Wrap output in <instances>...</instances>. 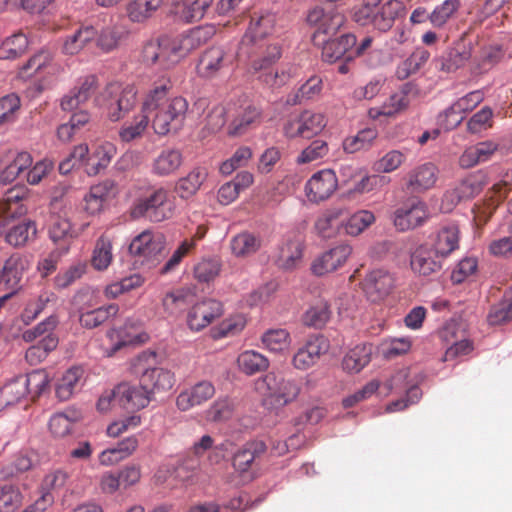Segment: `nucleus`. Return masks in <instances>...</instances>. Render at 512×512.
<instances>
[{
  "mask_svg": "<svg viewBox=\"0 0 512 512\" xmlns=\"http://www.w3.org/2000/svg\"><path fill=\"white\" fill-rule=\"evenodd\" d=\"M169 88L170 81H162L149 92L143 103V112L154 113L152 128L161 136L177 132L182 127L188 110V102L185 98H167Z\"/></svg>",
  "mask_w": 512,
  "mask_h": 512,
  "instance_id": "f257e3e1",
  "label": "nucleus"
},
{
  "mask_svg": "<svg viewBox=\"0 0 512 512\" xmlns=\"http://www.w3.org/2000/svg\"><path fill=\"white\" fill-rule=\"evenodd\" d=\"M281 56L282 47L278 42L239 44L238 57L246 61L251 72L260 73L259 79L270 87L283 86L291 77L285 70L273 69Z\"/></svg>",
  "mask_w": 512,
  "mask_h": 512,
  "instance_id": "f03ea898",
  "label": "nucleus"
},
{
  "mask_svg": "<svg viewBox=\"0 0 512 512\" xmlns=\"http://www.w3.org/2000/svg\"><path fill=\"white\" fill-rule=\"evenodd\" d=\"M185 55L180 39L166 36L147 41L142 49V60L146 65L164 70L172 68Z\"/></svg>",
  "mask_w": 512,
  "mask_h": 512,
  "instance_id": "7ed1b4c3",
  "label": "nucleus"
},
{
  "mask_svg": "<svg viewBox=\"0 0 512 512\" xmlns=\"http://www.w3.org/2000/svg\"><path fill=\"white\" fill-rule=\"evenodd\" d=\"M173 214L172 203L169 200V192L160 187L151 190L147 195L138 198L132 208L133 218L145 217L151 222H162Z\"/></svg>",
  "mask_w": 512,
  "mask_h": 512,
  "instance_id": "20e7f679",
  "label": "nucleus"
},
{
  "mask_svg": "<svg viewBox=\"0 0 512 512\" xmlns=\"http://www.w3.org/2000/svg\"><path fill=\"white\" fill-rule=\"evenodd\" d=\"M266 386L263 404L268 409H277L294 401L299 392V384L292 379H285L273 373L267 374L261 382Z\"/></svg>",
  "mask_w": 512,
  "mask_h": 512,
  "instance_id": "39448f33",
  "label": "nucleus"
},
{
  "mask_svg": "<svg viewBox=\"0 0 512 512\" xmlns=\"http://www.w3.org/2000/svg\"><path fill=\"white\" fill-rule=\"evenodd\" d=\"M227 114L231 118L228 125V134L230 136L246 134L249 130L259 126L262 119L260 107L247 99L239 100V104L229 105Z\"/></svg>",
  "mask_w": 512,
  "mask_h": 512,
  "instance_id": "423d86ee",
  "label": "nucleus"
},
{
  "mask_svg": "<svg viewBox=\"0 0 512 512\" xmlns=\"http://www.w3.org/2000/svg\"><path fill=\"white\" fill-rule=\"evenodd\" d=\"M102 98L106 101L105 105L110 120L118 121L136 105L137 91L131 85L120 89L117 84H110L106 87L102 96L96 98V102L100 105L102 104Z\"/></svg>",
  "mask_w": 512,
  "mask_h": 512,
  "instance_id": "0eeeda50",
  "label": "nucleus"
},
{
  "mask_svg": "<svg viewBox=\"0 0 512 512\" xmlns=\"http://www.w3.org/2000/svg\"><path fill=\"white\" fill-rule=\"evenodd\" d=\"M165 244L166 239L162 233L145 230L132 240L129 251L139 257L142 263L154 265L159 262Z\"/></svg>",
  "mask_w": 512,
  "mask_h": 512,
  "instance_id": "6e6552de",
  "label": "nucleus"
},
{
  "mask_svg": "<svg viewBox=\"0 0 512 512\" xmlns=\"http://www.w3.org/2000/svg\"><path fill=\"white\" fill-rule=\"evenodd\" d=\"M344 16L332 5L316 6L307 15L309 25L315 27L314 41L324 37H333L344 24Z\"/></svg>",
  "mask_w": 512,
  "mask_h": 512,
  "instance_id": "1a4fd4ad",
  "label": "nucleus"
},
{
  "mask_svg": "<svg viewBox=\"0 0 512 512\" xmlns=\"http://www.w3.org/2000/svg\"><path fill=\"white\" fill-rule=\"evenodd\" d=\"M233 61L234 56L223 46H212L202 53L197 73L202 78H215L229 70Z\"/></svg>",
  "mask_w": 512,
  "mask_h": 512,
  "instance_id": "9d476101",
  "label": "nucleus"
},
{
  "mask_svg": "<svg viewBox=\"0 0 512 512\" xmlns=\"http://www.w3.org/2000/svg\"><path fill=\"white\" fill-rule=\"evenodd\" d=\"M394 286V275L381 268L369 271L362 281V290L367 300L372 303L384 300L392 292Z\"/></svg>",
  "mask_w": 512,
  "mask_h": 512,
  "instance_id": "9b49d317",
  "label": "nucleus"
},
{
  "mask_svg": "<svg viewBox=\"0 0 512 512\" xmlns=\"http://www.w3.org/2000/svg\"><path fill=\"white\" fill-rule=\"evenodd\" d=\"M429 218L428 207L421 200H414L394 212L393 222L397 230L408 231L422 226Z\"/></svg>",
  "mask_w": 512,
  "mask_h": 512,
  "instance_id": "f8f14e48",
  "label": "nucleus"
},
{
  "mask_svg": "<svg viewBox=\"0 0 512 512\" xmlns=\"http://www.w3.org/2000/svg\"><path fill=\"white\" fill-rule=\"evenodd\" d=\"M328 348V342L323 336H310L294 354L292 365L298 370H307L318 362L321 355L328 351Z\"/></svg>",
  "mask_w": 512,
  "mask_h": 512,
  "instance_id": "ddd939ff",
  "label": "nucleus"
},
{
  "mask_svg": "<svg viewBox=\"0 0 512 512\" xmlns=\"http://www.w3.org/2000/svg\"><path fill=\"white\" fill-rule=\"evenodd\" d=\"M28 266L26 257L19 253H14L6 259L0 269V291H7L13 296L19 290L23 273Z\"/></svg>",
  "mask_w": 512,
  "mask_h": 512,
  "instance_id": "4468645a",
  "label": "nucleus"
},
{
  "mask_svg": "<svg viewBox=\"0 0 512 512\" xmlns=\"http://www.w3.org/2000/svg\"><path fill=\"white\" fill-rule=\"evenodd\" d=\"M336 174L330 169L321 170L312 175L305 185V193L312 202L328 199L337 188Z\"/></svg>",
  "mask_w": 512,
  "mask_h": 512,
  "instance_id": "2eb2a0df",
  "label": "nucleus"
},
{
  "mask_svg": "<svg viewBox=\"0 0 512 512\" xmlns=\"http://www.w3.org/2000/svg\"><path fill=\"white\" fill-rule=\"evenodd\" d=\"M223 314L222 303L208 299L195 304L187 315V324L193 331H200Z\"/></svg>",
  "mask_w": 512,
  "mask_h": 512,
  "instance_id": "dca6fc26",
  "label": "nucleus"
},
{
  "mask_svg": "<svg viewBox=\"0 0 512 512\" xmlns=\"http://www.w3.org/2000/svg\"><path fill=\"white\" fill-rule=\"evenodd\" d=\"M119 403L127 410H140L145 408L152 400L151 391L143 383H121L116 387Z\"/></svg>",
  "mask_w": 512,
  "mask_h": 512,
  "instance_id": "f3484780",
  "label": "nucleus"
},
{
  "mask_svg": "<svg viewBox=\"0 0 512 512\" xmlns=\"http://www.w3.org/2000/svg\"><path fill=\"white\" fill-rule=\"evenodd\" d=\"M352 253V248L348 244L337 245L317 257L311 270L317 276H323L331 273L341 267Z\"/></svg>",
  "mask_w": 512,
  "mask_h": 512,
  "instance_id": "a211bd4d",
  "label": "nucleus"
},
{
  "mask_svg": "<svg viewBox=\"0 0 512 512\" xmlns=\"http://www.w3.org/2000/svg\"><path fill=\"white\" fill-rule=\"evenodd\" d=\"M214 395L215 387L210 381H199L178 394L176 398V406L180 411L185 412L193 407L204 404Z\"/></svg>",
  "mask_w": 512,
  "mask_h": 512,
  "instance_id": "6ab92c4d",
  "label": "nucleus"
},
{
  "mask_svg": "<svg viewBox=\"0 0 512 512\" xmlns=\"http://www.w3.org/2000/svg\"><path fill=\"white\" fill-rule=\"evenodd\" d=\"M443 259L432 248L420 245L412 252L410 265L414 273L420 276H430L442 269Z\"/></svg>",
  "mask_w": 512,
  "mask_h": 512,
  "instance_id": "aec40b11",
  "label": "nucleus"
},
{
  "mask_svg": "<svg viewBox=\"0 0 512 512\" xmlns=\"http://www.w3.org/2000/svg\"><path fill=\"white\" fill-rule=\"evenodd\" d=\"M275 24L276 16L271 12L253 15L250 25L240 43L251 45L256 42H267L265 39L273 34Z\"/></svg>",
  "mask_w": 512,
  "mask_h": 512,
  "instance_id": "412c9836",
  "label": "nucleus"
},
{
  "mask_svg": "<svg viewBox=\"0 0 512 512\" xmlns=\"http://www.w3.org/2000/svg\"><path fill=\"white\" fill-rule=\"evenodd\" d=\"M48 235L58 249L68 252L72 241L79 236V232L73 228L68 218L54 215L50 220Z\"/></svg>",
  "mask_w": 512,
  "mask_h": 512,
  "instance_id": "4be33fe9",
  "label": "nucleus"
},
{
  "mask_svg": "<svg viewBox=\"0 0 512 512\" xmlns=\"http://www.w3.org/2000/svg\"><path fill=\"white\" fill-rule=\"evenodd\" d=\"M459 328L455 323H447L440 331L439 337L447 345L443 361L453 360L459 356L469 354L473 350L472 343L467 339H459Z\"/></svg>",
  "mask_w": 512,
  "mask_h": 512,
  "instance_id": "5701e85b",
  "label": "nucleus"
},
{
  "mask_svg": "<svg viewBox=\"0 0 512 512\" xmlns=\"http://www.w3.org/2000/svg\"><path fill=\"white\" fill-rule=\"evenodd\" d=\"M322 45V58L325 62L333 63L342 58L356 44V37L347 33L339 38L323 37L316 41Z\"/></svg>",
  "mask_w": 512,
  "mask_h": 512,
  "instance_id": "b1692460",
  "label": "nucleus"
},
{
  "mask_svg": "<svg viewBox=\"0 0 512 512\" xmlns=\"http://www.w3.org/2000/svg\"><path fill=\"white\" fill-rule=\"evenodd\" d=\"M471 56L472 53L469 46L458 44L440 57L434 59L433 64L435 69L439 71L453 73L464 67L470 60Z\"/></svg>",
  "mask_w": 512,
  "mask_h": 512,
  "instance_id": "393cba45",
  "label": "nucleus"
},
{
  "mask_svg": "<svg viewBox=\"0 0 512 512\" xmlns=\"http://www.w3.org/2000/svg\"><path fill=\"white\" fill-rule=\"evenodd\" d=\"M499 145L491 140L482 141L467 147L459 157V165L468 169L489 161Z\"/></svg>",
  "mask_w": 512,
  "mask_h": 512,
  "instance_id": "a878e982",
  "label": "nucleus"
},
{
  "mask_svg": "<svg viewBox=\"0 0 512 512\" xmlns=\"http://www.w3.org/2000/svg\"><path fill=\"white\" fill-rule=\"evenodd\" d=\"M267 451V446L262 440H253L245 443L233 457L234 468L241 472H247L257 463Z\"/></svg>",
  "mask_w": 512,
  "mask_h": 512,
  "instance_id": "bb28decb",
  "label": "nucleus"
},
{
  "mask_svg": "<svg viewBox=\"0 0 512 512\" xmlns=\"http://www.w3.org/2000/svg\"><path fill=\"white\" fill-rule=\"evenodd\" d=\"M438 170L435 165L426 163L411 170L407 177V190L422 193L434 187Z\"/></svg>",
  "mask_w": 512,
  "mask_h": 512,
  "instance_id": "cd10ccee",
  "label": "nucleus"
},
{
  "mask_svg": "<svg viewBox=\"0 0 512 512\" xmlns=\"http://www.w3.org/2000/svg\"><path fill=\"white\" fill-rule=\"evenodd\" d=\"M141 383L147 386L151 394L167 392L171 390L175 383L174 374L163 367H148L141 374Z\"/></svg>",
  "mask_w": 512,
  "mask_h": 512,
  "instance_id": "c85d7f7f",
  "label": "nucleus"
},
{
  "mask_svg": "<svg viewBox=\"0 0 512 512\" xmlns=\"http://www.w3.org/2000/svg\"><path fill=\"white\" fill-rule=\"evenodd\" d=\"M28 196L25 186H15L6 191L4 197L0 200V218H14L21 216L26 212V208L21 204Z\"/></svg>",
  "mask_w": 512,
  "mask_h": 512,
  "instance_id": "c756f323",
  "label": "nucleus"
},
{
  "mask_svg": "<svg viewBox=\"0 0 512 512\" xmlns=\"http://www.w3.org/2000/svg\"><path fill=\"white\" fill-rule=\"evenodd\" d=\"M459 233L458 225H444L437 232L432 249L439 257H447L459 247Z\"/></svg>",
  "mask_w": 512,
  "mask_h": 512,
  "instance_id": "7c9ffc66",
  "label": "nucleus"
},
{
  "mask_svg": "<svg viewBox=\"0 0 512 512\" xmlns=\"http://www.w3.org/2000/svg\"><path fill=\"white\" fill-rule=\"evenodd\" d=\"M404 5L399 0H389L375 9L371 25L382 32L389 30L395 19L403 12Z\"/></svg>",
  "mask_w": 512,
  "mask_h": 512,
  "instance_id": "2f4dec72",
  "label": "nucleus"
},
{
  "mask_svg": "<svg viewBox=\"0 0 512 512\" xmlns=\"http://www.w3.org/2000/svg\"><path fill=\"white\" fill-rule=\"evenodd\" d=\"M116 154V147L110 142L97 145L87 158V174L95 176L106 169Z\"/></svg>",
  "mask_w": 512,
  "mask_h": 512,
  "instance_id": "473e14b6",
  "label": "nucleus"
},
{
  "mask_svg": "<svg viewBox=\"0 0 512 512\" xmlns=\"http://www.w3.org/2000/svg\"><path fill=\"white\" fill-rule=\"evenodd\" d=\"M346 215H348V212L343 208L326 210L315 221L314 228L316 233L323 238L332 237L336 229L342 226L343 217Z\"/></svg>",
  "mask_w": 512,
  "mask_h": 512,
  "instance_id": "72a5a7b5",
  "label": "nucleus"
},
{
  "mask_svg": "<svg viewBox=\"0 0 512 512\" xmlns=\"http://www.w3.org/2000/svg\"><path fill=\"white\" fill-rule=\"evenodd\" d=\"M32 156L28 152L13 153L6 166L0 171V183L9 184L13 182L24 171L32 166Z\"/></svg>",
  "mask_w": 512,
  "mask_h": 512,
  "instance_id": "f704fd0d",
  "label": "nucleus"
},
{
  "mask_svg": "<svg viewBox=\"0 0 512 512\" xmlns=\"http://www.w3.org/2000/svg\"><path fill=\"white\" fill-rule=\"evenodd\" d=\"M303 255V244L298 239L287 240L279 247L276 264L283 270H292Z\"/></svg>",
  "mask_w": 512,
  "mask_h": 512,
  "instance_id": "c9c22d12",
  "label": "nucleus"
},
{
  "mask_svg": "<svg viewBox=\"0 0 512 512\" xmlns=\"http://www.w3.org/2000/svg\"><path fill=\"white\" fill-rule=\"evenodd\" d=\"M81 418V413L74 409H66L63 412L55 413L49 420V430L55 437H65L72 432L73 425Z\"/></svg>",
  "mask_w": 512,
  "mask_h": 512,
  "instance_id": "e433bc0d",
  "label": "nucleus"
},
{
  "mask_svg": "<svg viewBox=\"0 0 512 512\" xmlns=\"http://www.w3.org/2000/svg\"><path fill=\"white\" fill-rule=\"evenodd\" d=\"M183 157L177 149H165L154 159L152 172L158 176L175 173L182 165Z\"/></svg>",
  "mask_w": 512,
  "mask_h": 512,
  "instance_id": "4c0bfd02",
  "label": "nucleus"
},
{
  "mask_svg": "<svg viewBox=\"0 0 512 512\" xmlns=\"http://www.w3.org/2000/svg\"><path fill=\"white\" fill-rule=\"evenodd\" d=\"M127 30L121 24L108 25L98 33L96 45L103 52H111L117 49L126 38Z\"/></svg>",
  "mask_w": 512,
  "mask_h": 512,
  "instance_id": "58836bf2",
  "label": "nucleus"
},
{
  "mask_svg": "<svg viewBox=\"0 0 512 512\" xmlns=\"http://www.w3.org/2000/svg\"><path fill=\"white\" fill-rule=\"evenodd\" d=\"M292 339L288 330L284 328H272L261 336V343L271 353L282 354L290 348Z\"/></svg>",
  "mask_w": 512,
  "mask_h": 512,
  "instance_id": "ea45409f",
  "label": "nucleus"
},
{
  "mask_svg": "<svg viewBox=\"0 0 512 512\" xmlns=\"http://www.w3.org/2000/svg\"><path fill=\"white\" fill-rule=\"evenodd\" d=\"M208 175L207 169L203 167L194 168L187 176L178 180L175 191L183 199L193 196Z\"/></svg>",
  "mask_w": 512,
  "mask_h": 512,
  "instance_id": "a19ab883",
  "label": "nucleus"
},
{
  "mask_svg": "<svg viewBox=\"0 0 512 512\" xmlns=\"http://www.w3.org/2000/svg\"><path fill=\"white\" fill-rule=\"evenodd\" d=\"M83 370L80 367L68 369L59 379L56 385V396L60 401L69 400L79 389Z\"/></svg>",
  "mask_w": 512,
  "mask_h": 512,
  "instance_id": "79ce46f5",
  "label": "nucleus"
},
{
  "mask_svg": "<svg viewBox=\"0 0 512 512\" xmlns=\"http://www.w3.org/2000/svg\"><path fill=\"white\" fill-rule=\"evenodd\" d=\"M163 0H132L126 12L128 18L135 23H143L149 19L162 5Z\"/></svg>",
  "mask_w": 512,
  "mask_h": 512,
  "instance_id": "37998d69",
  "label": "nucleus"
},
{
  "mask_svg": "<svg viewBox=\"0 0 512 512\" xmlns=\"http://www.w3.org/2000/svg\"><path fill=\"white\" fill-rule=\"evenodd\" d=\"M28 395L24 378L18 376L7 382L0 389V407H8L17 404Z\"/></svg>",
  "mask_w": 512,
  "mask_h": 512,
  "instance_id": "c03bdc74",
  "label": "nucleus"
},
{
  "mask_svg": "<svg viewBox=\"0 0 512 512\" xmlns=\"http://www.w3.org/2000/svg\"><path fill=\"white\" fill-rule=\"evenodd\" d=\"M97 33L92 26H82L67 36L63 44V52L68 55L79 53L88 43L95 39Z\"/></svg>",
  "mask_w": 512,
  "mask_h": 512,
  "instance_id": "a18cd8bd",
  "label": "nucleus"
},
{
  "mask_svg": "<svg viewBox=\"0 0 512 512\" xmlns=\"http://www.w3.org/2000/svg\"><path fill=\"white\" fill-rule=\"evenodd\" d=\"M119 307L117 304H109L90 311L82 312L79 322L82 327L93 329L105 323L109 318L117 315Z\"/></svg>",
  "mask_w": 512,
  "mask_h": 512,
  "instance_id": "49530a36",
  "label": "nucleus"
},
{
  "mask_svg": "<svg viewBox=\"0 0 512 512\" xmlns=\"http://www.w3.org/2000/svg\"><path fill=\"white\" fill-rule=\"evenodd\" d=\"M261 246L259 237L250 232H241L230 241L232 254L236 257H246L256 253Z\"/></svg>",
  "mask_w": 512,
  "mask_h": 512,
  "instance_id": "de8ad7c7",
  "label": "nucleus"
},
{
  "mask_svg": "<svg viewBox=\"0 0 512 512\" xmlns=\"http://www.w3.org/2000/svg\"><path fill=\"white\" fill-rule=\"evenodd\" d=\"M371 360V347L357 345L349 350L342 361L343 369L349 373L360 372Z\"/></svg>",
  "mask_w": 512,
  "mask_h": 512,
  "instance_id": "09e8293b",
  "label": "nucleus"
},
{
  "mask_svg": "<svg viewBox=\"0 0 512 512\" xmlns=\"http://www.w3.org/2000/svg\"><path fill=\"white\" fill-rule=\"evenodd\" d=\"M215 33L216 29L214 25L193 28L186 35L179 38L182 44V50H184V53L187 55L190 51L210 40Z\"/></svg>",
  "mask_w": 512,
  "mask_h": 512,
  "instance_id": "8fccbe9b",
  "label": "nucleus"
},
{
  "mask_svg": "<svg viewBox=\"0 0 512 512\" xmlns=\"http://www.w3.org/2000/svg\"><path fill=\"white\" fill-rule=\"evenodd\" d=\"M378 131L375 128H365L360 130L356 135L346 137L342 146L347 153H356L361 150L369 149L376 138Z\"/></svg>",
  "mask_w": 512,
  "mask_h": 512,
  "instance_id": "3c124183",
  "label": "nucleus"
},
{
  "mask_svg": "<svg viewBox=\"0 0 512 512\" xmlns=\"http://www.w3.org/2000/svg\"><path fill=\"white\" fill-rule=\"evenodd\" d=\"M238 366L247 375L264 371L269 367V360L259 352L246 350L237 359Z\"/></svg>",
  "mask_w": 512,
  "mask_h": 512,
  "instance_id": "603ef678",
  "label": "nucleus"
},
{
  "mask_svg": "<svg viewBox=\"0 0 512 512\" xmlns=\"http://www.w3.org/2000/svg\"><path fill=\"white\" fill-rule=\"evenodd\" d=\"M375 221V216L371 211L359 210L347 218L343 217L342 227L345 233L351 236H357L367 229Z\"/></svg>",
  "mask_w": 512,
  "mask_h": 512,
  "instance_id": "864d4df0",
  "label": "nucleus"
},
{
  "mask_svg": "<svg viewBox=\"0 0 512 512\" xmlns=\"http://www.w3.org/2000/svg\"><path fill=\"white\" fill-rule=\"evenodd\" d=\"M113 259L112 242L109 237L102 235L96 241L91 264L98 271L106 270Z\"/></svg>",
  "mask_w": 512,
  "mask_h": 512,
  "instance_id": "5fc2aeb1",
  "label": "nucleus"
},
{
  "mask_svg": "<svg viewBox=\"0 0 512 512\" xmlns=\"http://www.w3.org/2000/svg\"><path fill=\"white\" fill-rule=\"evenodd\" d=\"M149 115L143 112L136 115L132 121L124 123L119 130V137L123 142H131L144 134L148 127Z\"/></svg>",
  "mask_w": 512,
  "mask_h": 512,
  "instance_id": "6e6d98bb",
  "label": "nucleus"
},
{
  "mask_svg": "<svg viewBox=\"0 0 512 512\" xmlns=\"http://www.w3.org/2000/svg\"><path fill=\"white\" fill-rule=\"evenodd\" d=\"M36 225L33 221H24L10 228L5 234V240L13 247H20L36 235Z\"/></svg>",
  "mask_w": 512,
  "mask_h": 512,
  "instance_id": "4d7b16f0",
  "label": "nucleus"
},
{
  "mask_svg": "<svg viewBox=\"0 0 512 512\" xmlns=\"http://www.w3.org/2000/svg\"><path fill=\"white\" fill-rule=\"evenodd\" d=\"M57 345L58 338L55 335L45 336L37 344L27 349L25 358L30 364L36 365L43 361Z\"/></svg>",
  "mask_w": 512,
  "mask_h": 512,
  "instance_id": "13d9d810",
  "label": "nucleus"
},
{
  "mask_svg": "<svg viewBox=\"0 0 512 512\" xmlns=\"http://www.w3.org/2000/svg\"><path fill=\"white\" fill-rule=\"evenodd\" d=\"M52 62V54L49 51L41 50L34 54L20 69L19 76L29 79L37 73L46 69Z\"/></svg>",
  "mask_w": 512,
  "mask_h": 512,
  "instance_id": "bf43d9fd",
  "label": "nucleus"
},
{
  "mask_svg": "<svg viewBox=\"0 0 512 512\" xmlns=\"http://www.w3.org/2000/svg\"><path fill=\"white\" fill-rule=\"evenodd\" d=\"M179 17L185 22L201 20L210 8L213 0H184Z\"/></svg>",
  "mask_w": 512,
  "mask_h": 512,
  "instance_id": "052dcab7",
  "label": "nucleus"
},
{
  "mask_svg": "<svg viewBox=\"0 0 512 512\" xmlns=\"http://www.w3.org/2000/svg\"><path fill=\"white\" fill-rule=\"evenodd\" d=\"M328 153V143L322 139H316L300 152L296 158V163L299 165L309 164L323 159Z\"/></svg>",
  "mask_w": 512,
  "mask_h": 512,
  "instance_id": "680f3d73",
  "label": "nucleus"
},
{
  "mask_svg": "<svg viewBox=\"0 0 512 512\" xmlns=\"http://www.w3.org/2000/svg\"><path fill=\"white\" fill-rule=\"evenodd\" d=\"M28 48V39L23 33H16L6 38L1 45V57L15 59L21 56Z\"/></svg>",
  "mask_w": 512,
  "mask_h": 512,
  "instance_id": "e2e57ef3",
  "label": "nucleus"
},
{
  "mask_svg": "<svg viewBox=\"0 0 512 512\" xmlns=\"http://www.w3.org/2000/svg\"><path fill=\"white\" fill-rule=\"evenodd\" d=\"M304 138L319 134L327 125L324 114L305 110L300 113Z\"/></svg>",
  "mask_w": 512,
  "mask_h": 512,
  "instance_id": "0e129e2a",
  "label": "nucleus"
},
{
  "mask_svg": "<svg viewBox=\"0 0 512 512\" xmlns=\"http://www.w3.org/2000/svg\"><path fill=\"white\" fill-rule=\"evenodd\" d=\"M330 318V309L326 301H320L311 306L303 315V323L306 326L322 328Z\"/></svg>",
  "mask_w": 512,
  "mask_h": 512,
  "instance_id": "69168bd1",
  "label": "nucleus"
},
{
  "mask_svg": "<svg viewBox=\"0 0 512 512\" xmlns=\"http://www.w3.org/2000/svg\"><path fill=\"white\" fill-rule=\"evenodd\" d=\"M459 7V0H445L429 14L431 24L437 28L443 27Z\"/></svg>",
  "mask_w": 512,
  "mask_h": 512,
  "instance_id": "338daca9",
  "label": "nucleus"
},
{
  "mask_svg": "<svg viewBox=\"0 0 512 512\" xmlns=\"http://www.w3.org/2000/svg\"><path fill=\"white\" fill-rule=\"evenodd\" d=\"M22 503L19 489L11 484L0 486V512H15Z\"/></svg>",
  "mask_w": 512,
  "mask_h": 512,
  "instance_id": "774afa93",
  "label": "nucleus"
}]
</instances>
